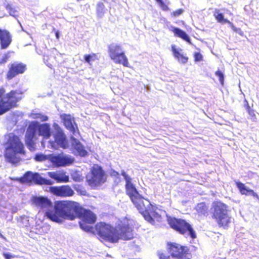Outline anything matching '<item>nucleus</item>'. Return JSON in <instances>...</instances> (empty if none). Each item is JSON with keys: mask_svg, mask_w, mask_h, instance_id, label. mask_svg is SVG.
Masks as SVG:
<instances>
[{"mask_svg": "<svg viewBox=\"0 0 259 259\" xmlns=\"http://www.w3.org/2000/svg\"><path fill=\"white\" fill-rule=\"evenodd\" d=\"M183 12H184L183 9H179L175 11H173L171 13V16L172 17H178L179 16L181 15L183 13Z\"/></svg>", "mask_w": 259, "mask_h": 259, "instance_id": "36", "label": "nucleus"}, {"mask_svg": "<svg viewBox=\"0 0 259 259\" xmlns=\"http://www.w3.org/2000/svg\"><path fill=\"white\" fill-rule=\"evenodd\" d=\"M171 31L174 33L175 36L181 38L190 44H191V39L189 36L183 30L178 27H174L172 28Z\"/></svg>", "mask_w": 259, "mask_h": 259, "instance_id": "25", "label": "nucleus"}, {"mask_svg": "<svg viewBox=\"0 0 259 259\" xmlns=\"http://www.w3.org/2000/svg\"><path fill=\"white\" fill-rule=\"evenodd\" d=\"M3 256L6 259H11L12 258L14 257V255H12V254L9 253H4Z\"/></svg>", "mask_w": 259, "mask_h": 259, "instance_id": "40", "label": "nucleus"}, {"mask_svg": "<svg viewBox=\"0 0 259 259\" xmlns=\"http://www.w3.org/2000/svg\"><path fill=\"white\" fill-rule=\"evenodd\" d=\"M48 159L56 167L69 165L74 161V159L71 156L64 155L62 154H50L48 155Z\"/></svg>", "mask_w": 259, "mask_h": 259, "instance_id": "14", "label": "nucleus"}, {"mask_svg": "<svg viewBox=\"0 0 259 259\" xmlns=\"http://www.w3.org/2000/svg\"><path fill=\"white\" fill-rule=\"evenodd\" d=\"M70 139L71 140L72 147L75 150L76 154L82 157L86 156L88 152L82 144L73 137H71Z\"/></svg>", "mask_w": 259, "mask_h": 259, "instance_id": "21", "label": "nucleus"}, {"mask_svg": "<svg viewBox=\"0 0 259 259\" xmlns=\"http://www.w3.org/2000/svg\"><path fill=\"white\" fill-rule=\"evenodd\" d=\"M6 145L7 146L4 153L5 158L12 163L19 162L20 158L17 156V154H25L24 145L19 137L13 134H10Z\"/></svg>", "mask_w": 259, "mask_h": 259, "instance_id": "3", "label": "nucleus"}, {"mask_svg": "<svg viewBox=\"0 0 259 259\" xmlns=\"http://www.w3.org/2000/svg\"><path fill=\"white\" fill-rule=\"evenodd\" d=\"M229 206L221 201H213L211 207V215L220 228L227 229L231 222L229 214Z\"/></svg>", "mask_w": 259, "mask_h": 259, "instance_id": "4", "label": "nucleus"}, {"mask_svg": "<svg viewBox=\"0 0 259 259\" xmlns=\"http://www.w3.org/2000/svg\"><path fill=\"white\" fill-rule=\"evenodd\" d=\"M159 259H171L170 256L165 250H159L157 252Z\"/></svg>", "mask_w": 259, "mask_h": 259, "instance_id": "30", "label": "nucleus"}, {"mask_svg": "<svg viewBox=\"0 0 259 259\" xmlns=\"http://www.w3.org/2000/svg\"><path fill=\"white\" fill-rule=\"evenodd\" d=\"M32 204L40 210H47L45 212V216L50 219L47 215V212L49 211L54 210L55 205L53 206L52 202L47 197L33 196L31 198Z\"/></svg>", "mask_w": 259, "mask_h": 259, "instance_id": "13", "label": "nucleus"}, {"mask_svg": "<svg viewBox=\"0 0 259 259\" xmlns=\"http://www.w3.org/2000/svg\"><path fill=\"white\" fill-rule=\"evenodd\" d=\"M229 24L234 32L239 33L241 36L243 35V32L240 28L236 27L232 22Z\"/></svg>", "mask_w": 259, "mask_h": 259, "instance_id": "35", "label": "nucleus"}, {"mask_svg": "<svg viewBox=\"0 0 259 259\" xmlns=\"http://www.w3.org/2000/svg\"><path fill=\"white\" fill-rule=\"evenodd\" d=\"M230 15H233L232 13L230 12Z\"/></svg>", "mask_w": 259, "mask_h": 259, "instance_id": "46", "label": "nucleus"}, {"mask_svg": "<svg viewBox=\"0 0 259 259\" xmlns=\"http://www.w3.org/2000/svg\"><path fill=\"white\" fill-rule=\"evenodd\" d=\"M168 224L171 228L181 234L184 235L188 233L192 239H194L196 237L195 231L191 225L184 220L175 218H170L168 220Z\"/></svg>", "mask_w": 259, "mask_h": 259, "instance_id": "8", "label": "nucleus"}, {"mask_svg": "<svg viewBox=\"0 0 259 259\" xmlns=\"http://www.w3.org/2000/svg\"><path fill=\"white\" fill-rule=\"evenodd\" d=\"M84 58L86 62L89 64H91V62L93 61H95L96 60H98V56L96 54L93 53L92 54H88L85 55L84 56Z\"/></svg>", "mask_w": 259, "mask_h": 259, "instance_id": "29", "label": "nucleus"}, {"mask_svg": "<svg viewBox=\"0 0 259 259\" xmlns=\"http://www.w3.org/2000/svg\"><path fill=\"white\" fill-rule=\"evenodd\" d=\"M55 34H56V36L57 37V38H59V32L58 31H56V33H55Z\"/></svg>", "mask_w": 259, "mask_h": 259, "instance_id": "44", "label": "nucleus"}, {"mask_svg": "<svg viewBox=\"0 0 259 259\" xmlns=\"http://www.w3.org/2000/svg\"><path fill=\"white\" fill-rule=\"evenodd\" d=\"M249 194H251L253 197H256V198H258V195L256 193H255L253 190H250V192L249 193Z\"/></svg>", "mask_w": 259, "mask_h": 259, "instance_id": "41", "label": "nucleus"}, {"mask_svg": "<svg viewBox=\"0 0 259 259\" xmlns=\"http://www.w3.org/2000/svg\"><path fill=\"white\" fill-rule=\"evenodd\" d=\"M215 19L217 22L221 23H231V22L227 19L224 18V15L222 13L220 12L219 10H215V13L213 15Z\"/></svg>", "mask_w": 259, "mask_h": 259, "instance_id": "27", "label": "nucleus"}, {"mask_svg": "<svg viewBox=\"0 0 259 259\" xmlns=\"http://www.w3.org/2000/svg\"><path fill=\"white\" fill-rule=\"evenodd\" d=\"M12 41L10 32L5 29H0V45L2 49L8 48Z\"/></svg>", "mask_w": 259, "mask_h": 259, "instance_id": "18", "label": "nucleus"}, {"mask_svg": "<svg viewBox=\"0 0 259 259\" xmlns=\"http://www.w3.org/2000/svg\"><path fill=\"white\" fill-rule=\"evenodd\" d=\"M21 95L22 92L17 90L11 91L4 98L0 94V115L16 106L17 102L21 99Z\"/></svg>", "mask_w": 259, "mask_h": 259, "instance_id": "7", "label": "nucleus"}, {"mask_svg": "<svg viewBox=\"0 0 259 259\" xmlns=\"http://www.w3.org/2000/svg\"><path fill=\"white\" fill-rule=\"evenodd\" d=\"M133 228L128 223H120L116 226V234L117 237L116 243L120 239L128 240L134 238Z\"/></svg>", "mask_w": 259, "mask_h": 259, "instance_id": "12", "label": "nucleus"}, {"mask_svg": "<svg viewBox=\"0 0 259 259\" xmlns=\"http://www.w3.org/2000/svg\"><path fill=\"white\" fill-rule=\"evenodd\" d=\"M90 172L91 177L87 179V182L90 186H99L106 182L107 175L101 166L94 164L91 168Z\"/></svg>", "mask_w": 259, "mask_h": 259, "instance_id": "9", "label": "nucleus"}, {"mask_svg": "<svg viewBox=\"0 0 259 259\" xmlns=\"http://www.w3.org/2000/svg\"><path fill=\"white\" fill-rule=\"evenodd\" d=\"M75 190L79 194L84 195L86 193V191L84 188L80 185H77L74 186Z\"/></svg>", "mask_w": 259, "mask_h": 259, "instance_id": "32", "label": "nucleus"}, {"mask_svg": "<svg viewBox=\"0 0 259 259\" xmlns=\"http://www.w3.org/2000/svg\"><path fill=\"white\" fill-rule=\"evenodd\" d=\"M95 229L99 240L102 242L116 243L117 238L115 233L116 227L104 222H100L95 225Z\"/></svg>", "mask_w": 259, "mask_h": 259, "instance_id": "6", "label": "nucleus"}, {"mask_svg": "<svg viewBox=\"0 0 259 259\" xmlns=\"http://www.w3.org/2000/svg\"><path fill=\"white\" fill-rule=\"evenodd\" d=\"M112 174H113L114 176H119V173L117 171H113L112 172Z\"/></svg>", "mask_w": 259, "mask_h": 259, "instance_id": "43", "label": "nucleus"}, {"mask_svg": "<svg viewBox=\"0 0 259 259\" xmlns=\"http://www.w3.org/2000/svg\"><path fill=\"white\" fill-rule=\"evenodd\" d=\"M156 1H157V2H158V3L159 4V5H160L161 7H162V6H165V5H164V2H163V1H162V0H156ZM165 7H166V9H167V7L166 6H165Z\"/></svg>", "mask_w": 259, "mask_h": 259, "instance_id": "42", "label": "nucleus"}, {"mask_svg": "<svg viewBox=\"0 0 259 259\" xmlns=\"http://www.w3.org/2000/svg\"><path fill=\"white\" fill-rule=\"evenodd\" d=\"M121 174L125 182L126 194L144 219L150 223H154V220L151 216L150 213L154 212L155 206L151 204L148 199H145L139 193L136 187L133 183L132 179L124 171H122Z\"/></svg>", "mask_w": 259, "mask_h": 259, "instance_id": "2", "label": "nucleus"}, {"mask_svg": "<svg viewBox=\"0 0 259 259\" xmlns=\"http://www.w3.org/2000/svg\"><path fill=\"white\" fill-rule=\"evenodd\" d=\"M34 159L36 161H43L48 159V156L43 154H37L35 155Z\"/></svg>", "mask_w": 259, "mask_h": 259, "instance_id": "31", "label": "nucleus"}, {"mask_svg": "<svg viewBox=\"0 0 259 259\" xmlns=\"http://www.w3.org/2000/svg\"><path fill=\"white\" fill-rule=\"evenodd\" d=\"M195 209L199 216H207L208 214V207L205 202H202L197 203Z\"/></svg>", "mask_w": 259, "mask_h": 259, "instance_id": "24", "label": "nucleus"}, {"mask_svg": "<svg viewBox=\"0 0 259 259\" xmlns=\"http://www.w3.org/2000/svg\"><path fill=\"white\" fill-rule=\"evenodd\" d=\"M104 9V5L102 3H100L98 4L97 11L98 13L101 14L103 13Z\"/></svg>", "mask_w": 259, "mask_h": 259, "instance_id": "39", "label": "nucleus"}, {"mask_svg": "<svg viewBox=\"0 0 259 259\" xmlns=\"http://www.w3.org/2000/svg\"><path fill=\"white\" fill-rule=\"evenodd\" d=\"M33 173L31 171L26 172L22 177L16 178L15 180L21 184L31 185L32 184Z\"/></svg>", "mask_w": 259, "mask_h": 259, "instance_id": "26", "label": "nucleus"}, {"mask_svg": "<svg viewBox=\"0 0 259 259\" xmlns=\"http://www.w3.org/2000/svg\"><path fill=\"white\" fill-rule=\"evenodd\" d=\"M37 129L39 135L45 139H49L51 135V128L49 124L44 123L38 125L37 122H31L27 128L25 136V144L31 151H33L35 149L33 138Z\"/></svg>", "mask_w": 259, "mask_h": 259, "instance_id": "5", "label": "nucleus"}, {"mask_svg": "<svg viewBox=\"0 0 259 259\" xmlns=\"http://www.w3.org/2000/svg\"><path fill=\"white\" fill-rule=\"evenodd\" d=\"M47 175L57 183H67L69 181V176L64 171H49Z\"/></svg>", "mask_w": 259, "mask_h": 259, "instance_id": "19", "label": "nucleus"}, {"mask_svg": "<svg viewBox=\"0 0 259 259\" xmlns=\"http://www.w3.org/2000/svg\"><path fill=\"white\" fill-rule=\"evenodd\" d=\"M32 184L34 183L37 185H51L53 184V182L50 180L45 179L41 177V176L37 172L33 173Z\"/></svg>", "mask_w": 259, "mask_h": 259, "instance_id": "23", "label": "nucleus"}, {"mask_svg": "<svg viewBox=\"0 0 259 259\" xmlns=\"http://www.w3.org/2000/svg\"><path fill=\"white\" fill-rule=\"evenodd\" d=\"M109 56L115 63L128 66V61L120 45L111 44L108 46Z\"/></svg>", "mask_w": 259, "mask_h": 259, "instance_id": "10", "label": "nucleus"}, {"mask_svg": "<svg viewBox=\"0 0 259 259\" xmlns=\"http://www.w3.org/2000/svg\"><path fill=\"white\" fill-rule=\"evenodd\" d=\"M0 237L2 238H4V236L1 233H0Z\"/></svg>", "mask_w": 259, "mask_h": 259, "instance_id": "45", "label": "nucleus"}, {"mask_svg": "<svg viewBox=\"0 0 259 259\" xmlns=\"http://www.w3.org/2000/svg\"><path fill=\"white\" fill-rule=\"evenodd\" d=\"M236 185L241 194L245 195L249 194L251 189H248L244 184L238 181L236 182Z\"/></svg>", "mask_w": 259, "mask_h": 259, "instance_id": "28", "label": "nucleus"}, {"mask_svg": "<svg viewBox=\"0 0 259 259\" xmlns=\"http://www.w3.org/2000/svg\"><path fill=\"white\" fill-rule=\"evenodd\" d=\"M171 50L174 57L178 62L182 64H186L188 61V57L183 53H181L182 50L180 49V51L178 50L175 45L171 46Z\"/></svg>", "mask_w": 259, "mask_h": 259, "instance_id": "22", "label": "nucleus"}, {"mask_svg": "<svg viewBox=\"0 0 259 259\" xmlns=\"http://www.w3.org/2000/svg\"><path fill=\"white\" fill-rule=\"evenodd\" d=\"M167 250L170 255L176 259H184L192 255L189 248L176 242H167Z\"/></svg>", "mask_w": 259, "mask_h": 259, "instance_id": "11", "label": "nucleus"}, {"mask_svg": "<svg viewBox=\"0 0 259 259\" xmlns=\"http://www.w3.org/2000/svg\"><path fill=\"white\" fill-rule=\"evenodd\" d=\"M49 192L56 196L62 198L70 197L75 194L74 190L69 185L50 187Z\"/></svg>", "mask_w": 259, "mask_h": 259, "instance_id": "15", "label": "nucleus"}, {"mask_svg": "<svg viewBox=\"0 0 259 259\" xmlns=\"http://www.w3.org/2000/svg\"><path fill=\"white\" fill-rule=\"evenodd\" d=\"M26 65L22 63H11L6 74V78L11 80L20 74H23L26 70Z\"/></svg>", "mask_w": 259, "mask_h": 259, "instance_id": "16", "label": "nucleus"}, {"mask_svg": "<svg viewBox=\"0 0 259 259\" xmlns=\"http://www.w3.org/2000/svg\"><path fill=\"white\" fill-rule=\"evenodd\" d=\"M61 119L64 125L74 135H79V132L74 118L70 114H63L61 115Z\"/></svg>", "mask_w": 259, "mask_h": 259, "instance_id": "17", "label": "nucleus"}, {"mask_svg": "<svg viewBox=\"0 0 259 259\" xmlns=\"http://www.w3.org/2000/svg\"><path fill=\"white\" fill-rule=\"evenodd\" d=\"M54 141L57 144L63 148H66L68 146V142L66 137L61 130H58L54 135Z\"/></svg>", "mask_w": 259, "mask_h": 259, "instance_id": "20", "label": "nucleus"}, {"mask_svg": "<svg viewBox=\"0 0 259 259\" xmlns=\"http://www.w3.org/2000/svg\"><path fill=\"white\" fill-rule=\"evenodd\" d=\"M246 109H247V111L248 113V114L252 117H253L254 118L255 117V113H254V111L253 110H252V109H251V108L250 107V106H249V105L247 104V106H246Z\"/></svg>", "mask_w": 259, "mask_h": 259, "instance_id": "38", "label": "nucleus"}, {"mask_svg": "<svg viewBox=\"0 0 259 259\" xmlns=\"http://www.w3.org/2000/svg\"><path fill=\"white\" fill-rule=\"evenodd\" d=\"M35 118H39L42 121H45L48 120V117L46 115H42L40 113L35 114Z\"/></svg>", "mask_w": 259, "mask_h": 259, "instance_id": "37", "label": "nucleus"}, {"mask_svg": "<svg viewBox=\"0 0 259 259\" xmlns=\"http://www.w3.org/2000/svg\"><path fill=\"white\" fill-rule=\"evenodd\" d=\"M215 74L219 77L221 84L223 85L224 81V75L223 72L221 70H218L217 71H215Z\"/></svg>", "mask_w": 259, "mask_h": 259, "instance_id": "33", "label": "nucleus"}, {"mask_svg": "<svg viewBox=\"0 0 259 259\" xmlns=\"http://www.w3.org/2000/svg\"><path fill=\"white\" fill-rule=\"evenodd\" d=\"M194 61L196 62L203 60V56L200 52H195L193 54Z\"/></svg>", "mask_w": 259, "mask_h": 259, "instance_id": "34", "label": "nucleus"}, {"mask_svg": "<svg viewBox=\"0 0 259 259\" xmlns=\"http://www.w3.org/2000/svg\"><path fill=\"white\" fill-rule=\"evenodd\" d=\"M47 215L51 221L56 223H61L62 219L73 221L78 218L80 220V228L87 232H93L94 228L90 225L94 224L97 220L96 215L92 211L73 200L56 201L54 210L48 211Z\"/></svg>", "mask_w": 259, "mask_h": 259, "instance_id": "1", "label": "nucleus"}]
</instances>
